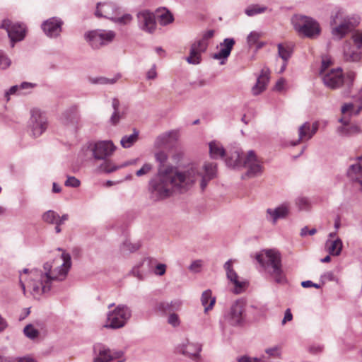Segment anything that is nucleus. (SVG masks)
Masks as SVG:
<instances>
[{"label":"nucleus","instance_id":"obj_1","mask_svg":"<svg viewBox=\"0 0 362 362\" xmlns=\"http://www.w3.org/2000/svg\"><path fill=\"white\" fill-rule=\"evenodd\" d=\"M63 263L61 266L52 269V264L46 262L43 270L38 269H24L20 273L19 281L23 294H26V288L35 298H39L42 294L49 291L53 281H63L71 266V256L69 253L62 254Z\"/></svg>","mask_w":362,"mask_h":362},{"label":"nucleus","instance_id":"obj_2","mask_svg":"<svg viewBox=\"0 0 362 362\" xmlns=\"http://www.w3.org/2000/svg\"><path fill=\"white\" fill-rule=\"evenodd\" d=\"M174 192H187L200 176L198 168L194 165L182 168L171 167L165 168Z\"/></svg>","mask_w":362,"mask_h":362},{"label":"nucleus","instance_id":"obj_3","mask_svg":"<svg viewBox=\"0 0 362 362\" xmlns=\"http://www.w3.org/2000/svg\"><path fill=\"white\" fill-rule=\"evenodd\" d=\"M256 259L276 283L284 284L286 281L281 269V254L279 251L274 249L264 250L256 255Z\"/></svg>","mask_w":362,"mask_h":362},{"label":"nucleus","instance_id":"obj_4","mask_svg":"<svg viewBox=\"0 0 362 362\" xmlns=\"http://www.w3.org/2000/svg\"><path fill=\"white\" fill-rule=\"evenodd\" d=\"M150 198L153 202L165 199L174 192L165 169L159 168L158 174L149 182Z\"/></svg>","mask_w":362,"mask_h":362},{"label":"nucleus","instance_id":"obj_5","mask_svg":"<svg viewBox=\"0 0 362 362\" xmlns=\"http://www.w3.org/2000/svg\"><path fill=\"white\" fill-rule=\"evenodd\" d=\"M331 24L337 25L332 30L334 37L337 40L342 39L351 29L356 27L360 23L358 16H344V11L337 8L331 15Z\"/></svg>","mask_w":362,"mask_h":362},{"label":"nucleus","instance_id":"obj_6","mask_svg":"<svg viewBox=\"0 0 362 362\" xmlns=\"http://www.w3.org/2000/svg\"><path fill=\"white\" fill-rule=\"evenodd\" d=\"M291 23L298 34L309 38H314L320 33L319 23L313 18L295 14L291 18Z\"/></svg>","mask_w":362,"mask_h":362},{"label":"nucleus","instance_id":"obj_7","mask_svg":"<svg viewBox=\"0 0 362 362\" xmlns=\"http://www.w3.org/2000/svg\"><path fill=\"white\" fill-rule=\"evenodd\" d=\"M47 127L48 120L46 114L40 109H32L28 124L30 134L35 138L38 137L47 130Z\"/></svg>","mask_w":362,"mask_h":362},{"label":"nucleus","instance_id":"obj_8","mask_svg":"<svg viewBox=\"0 0 362 362\" xmlns=\"http://www.w3.org/2000/svg\"><path fill=\"white\" fill-rule=\"evenodd\" d=\"M132 315V311L129 307L124 305H119L116 308L109 312L105 327L111 329H119L125 325Z\"/></svg>","mask_w":362,"mask_h":362},{"label":"nucleus","instance_id":"obj_9","mask_svg":"<svg viewBox=\"0 0 362 362\" xmlns=\"http://www.w3.org/2000/svg\"><path fill=\"white\" fill-rule=\"evenodd\" d=\"M93 362H111L115 359L121 358L124 351L121 350H111L107 346L102 343H96L93 346Z\"/></svg>","mask_w":362,"mask_h":362},{"label":"nucleus","instance_id":"obj_10","mask_svg":"<svg viewBox=\"0 0 362 362\" xmlns=\"http://www.w3.org/2000/svg\"><path fill=\"white\" fill-rule=\"evenodd\" d=\"M85 37L93 48L99 49L111 42L115 37V33L112 30H95L86 33Z\"/></svg>","mask_w":362,"mask_h":362},{"label":"nucleus","instance_id":"obj_11","mask_svg":"<svg viewBox=\"0 0 362 362\" xmlns=\"http://www.w3.org/2000/svg\"><path fill=\"white\" fill-rule=\"evenodd\" d=\"M0 28L6 30L11 42V47L14 43L21 41L25 35V28L23 24L13 23L10 20H4Z\"/></svg>","mask_w":362,"mask_h":362},{"label":"nucleus","instance_id":"obj_12","mask_svg":"<svg viewBox=\"0 0 362 362\" xmlns=\"http://www.w3.org/2000/svg\"><path fill=\"white\" fill-rule=\"evenodd\" d=\"M245 303L242 300H237L230 306L226 315V320L233 326L240 325L244 320Z\"/></svg>","mask_w":362,"mask_h":362},{"label":"nucleus","instance_id":"obj_13","mask_svg":"<svg viewBox=\"0 0 362 362\" xmlns=\"http://www.w3.org/2000/svg\"><path fill=\"white\" fill-rule=\"evenodd\" d=\"M243 167L247 168L245 175L248 177L259 176L262 172V166L260 161L255 155V151L252 150L248 151L243 160Z\"/></svg>","mask_w":362,"mask_h":362},{"label":"nucleus","instance_id":"obj_14","mask_svg":"<svg viewBox=\"0 0 362 362\" xmlns=\"http://www.w3.org/2000/svg\"><path fill=\"white\" fill-rule=\"evenodd\" d=\"M116 146L112 141H100L94 144L91 148L93 155L96 160H105L112 156Z\"/></svg>","mask_w":362,"mask_h":362},{"label":"nucleus","instance_id":"obj_15","mask_svg":"<svg viewBox=\"0 0 362 362\" xmlns=\"http://www.w3.org/2000/svg\"><path fill=\"white\" fill-rule=\"evenodd\" d=\"M120 13V8L115 3H98L95 14L97 17H104L114 21Z\"/></svg>","mask_w":362,"mask_h":362},{"label":"nucleus","instance_id":"obj_16","mask_svg":"<svg viewBox=\"0 0 362 362\" xmlns=\"http://www.w3.org/2000/svg\"><path fill=\"white\" fill-rule=\"evenodd\" d=\"M138 24L141 30L153 33L156 28L155 15L149 11H143L137 14Z\"/></svg>","mask_w":362,"mask_h":362},{"label":"nucleus","instance_id":"obj_17","mask_svg":"<svg viewBox=\"0 0 362 362\" xmlns=\"http://www.w3.org/2000/svg\"><path fill=\"white\" fill-rule=\"evenodd\" d=\"M321 76L324 84L331 89H336L344 83L342 69L341 68L331 69Z\"/></svg>","mask_w":362,"mask_h":362},{"label":"nucleus","instance_id":"obj_18","mask_svg":"<svg viewBox=\"0 0 362 362\" xmlns=\"http://www.w3.org/2000/svg\"><path fill=\"white\" fill-rule=\"evenodd\" d=\"M63 21L57 17H52L44 21L41 28L45 35L49 37H57L60 35Z\"/></svg>","mask_w":362,"mask_h":362},{"label":"nucleus","instance_id":"obj_19","mask_svg":"<svg viewBox=\"0 0 362 362\" xmlns=\"http://www.w3.org/2000/svg\"><path fill=\"white\" fill-rule=\"evenodd\" d=\"M202 349V345L199 343H191L187 341V344H183L178 347V351L182 354L189 357L190 359L199 362L201 361L200 352Z\"/></svg>","mask_w":362,"mask_h":362},{"label":"nucleus","instance_id":"obj_20","mask_svg":"<svg viewBox=\"0 0 362 362\" xmlns=\"http://www.w3.org/2000/svg\"><path fill=\"white\" fill-rule=\"evenodd\" d=\"M223 268L226 272L227 279L235 286L234 293H240L245 287L246 283L238 280V276L233 268V260H228L224 264Z\"/></svg>","mask_w":362,"mask_h":362},{"label":"nucleus","instance_id":"obj_21","mask_svg":"<svg viewBox=\"0 0 362 362\" xmlns=\"http://www.w3.org/2000/svg\"><path fill=\"white\" fill-rule=\"evenodd\" d=\"M344 59L346 62H358L362 57V49L346 41L343 47Z\"/></svg>","mask_w":362,"mask_h":362},{"label":"nucleus","instance_id":"obj_22","mask_svg":"<svg viewBox=\"0 0 362 362\" xmlns=\"http://www.w3.org/2000/svg\"><path fill=\"white\" fill-rule=\"evenodd\" d=\"M266 213V218L274 224L278 219L284 218L288 216L289 213V206L288 204L284 203L275 209H267Z\"/></svg>","mask_w":362,"mask_h":362},{"label":"nucleus","instance_id":"obj_23","mask_svg":"<svg viewBox=\"0 0 362 362\" xmlns=\"http://www.w3.org/2000/svg\"><path fill=\"white\" fill-rule=\"evenodd\" d=\"M353 162L346 170V176L352 181L357 182L362 176V156L351 159Z\"/></svg>","mask_w":362,"mask_h":362},{"label":"nucleus","instance_id":"obj_24","mask_svg":"<svg viewBox=\"0 0 362 362\" xmlns=\"http://www.w3.org/2000/svg\"><path fill=\"white\" fill-rule=\"evenodd\" d=\"M269 69L264 67L261 71V74L257 77L255 85L252 88V94L257 95L263 92L267 86L269 80Z\"/></svg>","mask_w":362,"mask_h":362},{"label":"nucleus","instance_id":"obj_25","mask_svg":"<svg viewBox=\"0 0 362 362\" xmlns=\"http://www.w3.org/2000/svg\"><path fill=\"white\" fill-rule=\"evenodd\" d=\"M235 42L233 38H226L223 42L220 43V50L214 54L213 58L215 59H226L231 52V50Z\"/></svg>","mask_w":362,"mask_h":362},{"label":"nucleus","instance_id":"obj_26","mask_svg":"<svg viewBox=\"0 0 362 362\" xmlns=\"http://www.w3.org/2000/svg\"><path fill=\"white\" fill-rule=\"evenodd\" d=\"M182 305V302L180 300L176 299L169 302H158L156 305V310L162 313H171L179 311Z\"/></svg>","mask_w":362,"mask_h":362},{"label":"nucleus","instance_id":"obj_27","mask_svg":"<svg viewBox=\"0 0 362 362\" xmlns=\"http://www.w3.org/2000/svg\"><path fill=\"white\" fill-rule=\"evenodd\" d=\"M245 158L241 151L235 148L226 158V163L230 168H240L243 167Z\"/></svg>","mask_w":362,"mask_h":362},{"label":"nucleus","instance_id":"obj_28","mask_svg":"<svg viewBox=\"0 0 362 362\" xmlns=\"http://www.w3.org/2000/svg\"><path fill=\"white\" fill-rule=\"evenodd\" d=\"M178 137L179 132L177 130L165 132L157 136L155 140V146L157 148L163 147L168 144L177 141Z\"/></svg>","mask_w":362,"mask_h":362},{"label":"nucleus","instance_id":"obj_29","mask_svg":"<svg viewBox=\"0 0 362 362\" xmlns=\"http://www.w3.org/2000/svg\"><path fill=\"white\" fill-rule=\"evenodd\" d=\"M298 139L296 141L291 142V146H296L300 142L307 141L313 136L311 134V124L309 122H304L298 127Z\"/></svg>","mask_w":362,"mask_h":362},{"label":"nucleus","instance_id":"obj_30","mask_svg":"<svg viewBox=\"0 0 362 362\" xmlns=\"http://www.w3.org/2000/svg\"><path fill=\"white\" fill-rule=\"evenodd\" d=\"M210 156L214 159L221 158L226 155L223 146L217 141H211L209 144Z\"/></svg>","mask_w":362,"mask_h":362},{"label":"nucleus","instance_id":"obj_31","mask_svg":"<svg viewBox=\"0 0 362 362\" xmlns=\"http://www.w3.org/2000/svg\"><path fill=\"white\" fill-rule=\"evenodd\" d=\"M326 247L330 255L338 256L342 250V241L339 238H337L334 240H327L326 242Z\"/></svg>","mask_w":362,"mask_h":362},{"label":"nucleus","instance_id":"obj_32","mask_svg":"<svg viewBox=\"0 0 362 362\" xmlns=\"http://www.w3.org/2000/svg\"><path fill=\"white\" fill-rule=\"evenodd\" d=\"M201 301L202 305L204 307V312L206 313L208 310L212 309L216 302V298L212 296L211 291L208 289L202 293Z\"/></svg>","mask_w":362,"mask_h":362},{"label":"nucleus","instance_id":"obj_33","mask_svg":"<svg viewBox=\"0 0 362 362\" xmlns=\"http://www.w3.org/2000/svg\"><path fill=\"white\" fill-rule=\"evenodd\" d=\"M62 120L64 124L74 122L78 119V109L76 105H73L66 110L62 115Z\"/></svg>","mask_w":362,"mask_h":362},{"label":"nucleus","instance_id":"obj_34","mask_svg":"<svg viewBox=\"0 0 362 362\" xmlns=\"http://www.w3.org/2000/svg\"><path fill=\"white\" fill-rule=\"evenodd\" d=\"M139 134V131L136 129H134L133 133L131 135L124 136L120 141L122 146L124 148L132 147L137 141Z\"/></svg>","mask_w":362,"mask_h":362},{"label":"nucleus","instance_id":"obj_35","mask_svg":"<svg viewBox=\"0 0 362 362\" xmlns=\"http://www.w3.org/2000/svg\"><path fill=\"white\" fill-rule=\"evenodd\" d=\"M278 53L279 56L284 60V62H287L291 57L293 48L289 45L279 44Z\"/></svg>","mask_w":362,"mask_h":362},{"label":"nucleus","instance_id":"obj_36","mask_svg":"<svg viewBox=\"0 0 362 362\" xmlns=\"http://www.w3.org/2000/svg\"><path fill=\"white\" fill-rule=\"evenodd\" d=\"M157 16L159 23L162 25H166L173 21V15L165 9L162 11H158Z\"/></svg>","mask_w":362,"mask_h":362},{"label":"nucleus","instance_id":"obj_37","mask_svg":"<svg viewBox=\"0 0 362 362\" xmlns=\"http://www.w3.org/2000/svg\"><path fill=\"white\" fill-rule=\"evenodd\" d=\"M267 8L264 6H259L258 4H252L247 7L245 13L248 16H254L266 11Z\"/></svg>","mask_w":362,"mask_h":362},{"label":"nucleus","instance_id":"obj_38","mask_svg":"<svg viewBox=\"0 0 362 362\" xmlns=\"http://www.w3.org/2000/svg\"><path fill=\"white\" fill-rule=\"evenodd\" d=\"M201 54L194 47L191 46L189 55L186 58V60L189 64H199L201 62Z\"/></svg>","mask_w":362,"mask_h":362},{"label":"nucleus","instance_id":"obj_39","mask_svg":"<svg viewBox=\"0 0 362 362\" xmlns=\"http://www.w3.org/2000/svg\"><path fill=\"white\" fill-rule=\"evenodd\" d=\"M118 77L112 78H108L103 76L100 77H95V78H89V82L92 84H113L116 83L117 81Z\"/></svg>","mask_w":362,"mask_h":362},{"label":"nucleus","instance_id":"obj_40","mask_svg":"<svg viewBox=\"0 0 362 362\" xmlns=\"http://www.w3.org/2000/svg\"><path fill=\"white\" fill-rule=\"evenodd\" d=\"M296 205L298 206V209L300 211H307L309 210L311 207V203L310 200L305 197H299L296 199L295 201Z\"/></svg>","mask_w":362,"mask_h":362},{"label":"nucleus","instance_id":"obj_41","mask_svg":"<svg viewBox=\"0 0 362 362\" xmlns=\"http://www.w3.org/2000/svg\"><path fill=\"white\" fill-rule=\"evenodd\" d=\"M58 218V214L52 210H48L42 214V218L44 222L49 224H54Z\"/></svg>","mask_w":362,"mask_h":362},{"label":"nucleus","instance_id":"obj_42","mask_svg":"<svg viewBox=\"0 0 362 362\" xmlns=\"http://www.w3.org/2000/svg\"><path fill=\"white\" fill-rule=\"evenodd\" d=\"M139 247H140V245L138 243H132L129 240H125L122 244V245L120 247V250L123 252H134L136 251L139 248Z\"/></svg>","mask_w":362,"mask_h":362},{"label":"nucleus","instance_id":"obj_43","mask_svg":"<svg viewBox=\"0 0 362 362\" xmlns=\"http://www.w3.org/2000/svg\"><path fill=\"white\" fill-rule=\"evenodd\" d=\"M205 175L208 180L213 179L216 175V164L215 163H208L204 165Z\"/></svg>","mask_w":362,"mask_h":362},{"label":"nucleus","instance_id":"obj_44","mask_svg":"<svg viewBox=\"0 0 362 362\" xmlns=\"http://www.w3.org/2000/svg\"><path fill=\"white\" fill-rule=\"evenodd\" d=\"M24 334L30 339H35L39 335V331L32 325H28L23 329Z\"/></svg>","mask_w":362,"mask_h":362},{"label":"nucleus","instance_id":"obj_45","mask_svg":"<svg viewBox=\"0 0 362 362\" xmlns=\"http://www.w3.org/2000/svg\"><path fill=\"white\" fill-rule=\"evenodd\" d=\"M359 129L357 126H351L349 127H339L337 129L338 133L341 136H349L352 133H357L358 132Z\"/></svg>","mask_w":362,"mask_h":362},{"label":"nucleus","instance_id":"obj_46","mask_svg":"<svg viewBox=\"0 0 362 362\" xmlns=\"http://www.w3.org/2000/svg\"><path fill=\"white\" fill-rule=\"evenodd\" d=\"M119 167L115 165L110 160H105L103 163H102L100 166V169L105 173H112L117 169H119Z\"/></svg>","mask_w":362,"mask_h":362},{"label":"nucleus","instance_id":"obj_47","mask_svg":"<svg viewBox=\"0 0 362 362\" xmlns=\"http://www.w3.org/2000/svg\"><path fill=\"white\" fill-rule=\"evenodd\" d=\"M11 64V60L3 51L0 50V69L5 70Z\"/></svg>","mask_w":362,"mask_h":362},{"label":"nucleus","instance_id":"obj_48","mask_svg":"<svg viewBox=\"0 0 362 362\" xmlns=\"http://www.w3.org/2000/svg\"><path fill=\"white\" fill-rule=\"evenodd\" d=\"M353 45L362 49V30L356 31L351 36Z\"/></svg>","mask_w":362,"mask_h":362},{"label":"nucleus","instance_id":"obj_49","mask_svg":"<svg viewBox=\"0 0 362 362\" xmlns=\"http://www.w3.org/2000/svg\"><path fill=\"white\" fill-rule=\"evenodd\" d=\"M192 47H194V48L199 51L200 53L204 52L208 47V42H205L202 39L198 40L192 44Z\"/></svg>","mask_w":362,"mask_h":362},{"label":"nucleus","instance_id":"obj_50","mask_svg":"<svg viewBox=\"0 0 362 362\" xmlns=\"http://www.w3.org/2000/svg\"><path fill=\"white\" fill-rule=\"evenodd\" d=\"M168 322L170 325H171L173 327H178L180 325V320L178 315L175 313V312L170 313L168 318Z\"/></svg>","mask_w":362,"mask_h":362},{"label":"nucleus","instance_id":"obj_51","mask_svg":"<svg viewBox=\"0 0 362 362\" xmlns=\"http://www.w3.org/2000/svg\"><path fill=\"white\" fill-rule=\"evenodd\" d=\"M259 37L260 35L258 33L251 32L247 37V42L249 47H251L255 45L257 42Z\"/></svg>","mask_w":362,"mask_h":362},{"label":"nucleus","instance_id":"obj_52","mask_svg":"<svg viewBox=\"0 0 362 362\" xmlns=\"http://www.w3.org/2000/svg\"><path fill=\"white\" fill-rule=\"evenodd\" d=\"M332 60L329 57H324L322 60V64L320 70V76L326 74L327 69L331 66Z\"/></svg>","mask_w":362,"mask_h":362},{"label":"nucleus","instance_id":"obj_53","mask_svg":"<svg viewBox=\"0 0 362 362\" xmlns=\"http://www.w3.org/2000/svg\"><path fill=\"white\" fill-rule=\"evenodd\" d=\"M65 186L71 187H78L81 185V182L78 179L74 176H68L66 180L64 182Z\"/></svg>","mask_w":362,"mask_h":362},{"label":"nucleus","instance_id":"obj_54","mask_svg":"<svg viewBox=\"0 0 362 362\" xmlns=\"http://www.w3.org/2000/svg\"><path fill=\"white\" fill-rule=\"evenodd\" d=\"M202 266V261L200 259L194 260L189 266V270L193 273H198L201 270Z\"/></svg>","mask_w":362,"mask_h":362},{"label":"nucleus","instance_id":"obj_55","mask_svg":"<svg viewBox=\"0 0 362 362\" xmlns=\"http://www.w3.org/2000/svg\"><path fill=\"white\" fill-rule=\"evenodd\" d=\"M152 169V165L150 163H145L139 170L136 171V175L141 177L147 174Z\"/></svg>","mask_w":362,"mask_h":362},{"label":"nucleus","instance_id":"obj_56","mask_svg":"<svg viewBox=\"0 0 362 362\" xmlns=\"http://www.w3.org/2000/svg\"><path fill=\"white\" fill-rule=\"evenodd\" d=\"M155 158L157 162H158L160 165H163L168 160L167 154L163 151H159L155 154Z\"/></svg>","mask_w":362,"mask_h":362},{"label":"nucleus","instance_id":"obj_57","mask_svg":"<svg viewBox=\"0 0 362 362\" xmlns=\"http://www.w3.org/2000/svg\"><path fill=\"white\" fill-rule=\"evenodd\" d=\"M321 281L323 284L325 283V281H336L337 278L334 276V273L332 272H327L324 273L322 275H321Z\"/></svg>","mask_w":362,"mask_h":362},{"label":"nucleus","instance_id":"obj_58","mask_svg":"<svg viewBox=\"0 0 362 362\" xmlns=\"http://www.w3.org/2000/svg\"><path fill=\"white\" fill-rule=\"evenodd\" d=\"M156 66L153 64L152 67L146 73V78L148 80H153L157 77Z\"/></svg>","mask_w":362,"mask_h":362},{"label":"nucleus","instance_id":"obj_59","mask_svg":"<svg viewBox=\"0 0 362 362\" xmlns=\"http://www.w3.org/2000/svg\"><path fill=\"white\" fill-rule=\"evenodd\" d=\"M19 89V86L16 85L11 86L8 90H6L4 94L6 100L8 101L10 100V95H14Z\"/></svg>","mask_w":362,"mask_h":362},{"label":"nucleus","instance_id":"obj_60","mask_svg":"<svg viewBox=\"0 0 362 362\" xmlns=\"http://www.w3.org/2000/svg\"><path fill=\"white\" fill-rule=\"evenodd\" d=\"M166 265L165 264H158L156 267L155 274L158 276H162L165 273Z\"/></svg>","mask_w":362,"mask_h":362},{"label":"nucleus","instance_id":"obj_61","mask_svg":"<svg viewBox=\"0 0 362 362\" xmlns=\"http://www.w3.org/2000/svg\"><path fill=\"white\" fill-rule=\"evenodd\" d=\"M132 20V16L130 14H125L122 17L115 18L114 21L119 22L120 23L126 24L130 22Z\"/></svg>","mask_w":362,"mask_h":362},{"label":"nucleus","instance_id":"obj_62","mask_svg":"<svg viewBox=\"0 0 362 362\" xmlns=\"http://www.w3.org/2000/svg\"><path fill=\"white\" fill-rule=\"evenodd\" d=\"M119 119H120L119 112L114 111L110 119V123L113 125H116L119 122Z\"/></svg>","mask_w":362,"mask_h":362},{"label":"nucleus","instance_id":"obj_63","mask_svg":"<svg viewBox=\"0 0 362 362\" xmlns=\"http://www.w3.org/2000/svg\"><path fill=\"white\" fill-rule=\"evenodd\" d=\"M316 232H317V230L315 228H312V229L309 230L308 228L305 226L301 229L300 235L303 237L307 235L308 234L310 235H313L315 234Z\"/></svg>","mask_w":362,"mask_h":362},{"label":"nucleus","instance_id":"obj_64","mask_svg":"<svg viewBox=\"0 0 362 362\" xmlns=\"http://www.w3.org/2000/svg\"><path fill=\"white\" fill-rule=\"evenodd\" d=\"M265 352L269 356H277L279 355V348L277 346H274L272 348H269L266 349Z\"/></svg>","mask_w":362,"mask_h":362}]
</instances>
